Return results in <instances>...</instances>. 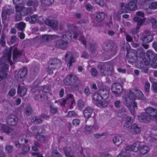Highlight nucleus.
Returning a JSON list of instances; mask_svg holds the SVG:
<instances>
[{
	"label": "nucleus",
	"instance_id": "1",
	"mask_svg": "<svg viewBox=\"0 0 157 157\" xmlns=\"http://www.w3.org/2000/svg\"><path fill=\"white\" fill-rule=\"evenodd\" d=\"M73 29H75L74 26L70 27L68 31L63 34L62 37L63 40H60L56 41L55 44L56 47L63 50H66L68 46V41L71 39L72 36H73V38L76 39L79 36V34L76 31L71 30Z\"/></svg>",
	"mask_w": 157,
	"mask_h": 157
},
{
	"label": "nucleus",
	"instance_id": "2",
	"mask_svg": "<svg viewBox=\"0 0 157 157\" xmlns=\"http://www.w3.org/2000/svg\"><path fill=\"white\" fill-rule=\"evenodd\" d=\"M145 112L142 113L138 117V119L141 122L145 123L150 122L154 120L157 123V110L151 107H148L144 109Z\"/></svg>",
	"mask_w": 157,
	"mask_h": 157
},
{
	"label": "nucleus",
	"instance_id": "3",
	"mask_svg": "<svg viewBox=\"0 0 157 157\" xmlns=\"http://www.w3.org/2000/svg\"><path fill=\"white\" fill-rule=\"evenodd\" d=\"M61 62L57 58L50 59L48 62V72L50 75L54 73L56 74L57 72V69L61 66Z\"/></svg>",
	"mask_w": 157,
	"mask_h": 157
},
{
	"label": "nucleus",
	"instance_id": "4",
	"mask_svg": "<svg viewBox=\"0 0 157 157\" xmlns=\"http://www.w3.org/2000/svg\"><path fill=\"white\" fill-rule=\"evenodd\" d=\"M113 66L109 62L105 63L98 66L99 71L102 76L111 75L113 73Z\"/></svg>",
	"mask_w": 157,
	"mask_h": 157
},
{
	"label": "nucleus",
	"instance_id": "5",
	"mask_svg": "<svg viewBox=\"0 0 157 157\" xmlns=\"http://www.w3.org/2000/svg\"><path fill=\"white\" fill-rule=\"evenodd\" d=\"M78 80V78L76 75H70L65 78L64 82L66 85L71 86L77 82Z\"/></svg>",
	"mask_w": 157,
	"mask_h": 157
},
{
	"label": "nucleus",
	"instance_id": "6",
	"mask_svg": "<svg viewBox=\"0 0 157 157\" xmlns=\"http://www.w3.org/2000/svg\"><path fill=\"white\" fill-rule=\"evenodd\" d=\"M112 91L116 97L119 96L123 92V87L119 83H115L112 87Z\"/></svg>",
	"mask_w": 157,
	"mask_h": 157
},
{
	"label": "nucleus",
	"instance_id": "7",
	"mask_svg": "<svg viewBox=\"0 0 157 157\" xmlns=\"http://www.w3.org/2000/svg\"><path fill=\"white\" fill-rule=\"evenodd\" d=\"M133 20L134 21L137 22V26L136 28L132 29L131 32L132 34H135L138 32L139 29L144 21V20L139 17H134Z\"/></svg>",
	"mask_w": 157,
	"mask_h": 157
},
{
	"label": "nucleus",
	"instance_id": "8",
	"mask_svg": "<svg viewBox=\"0 0 157 157\" xmlns=\"http://www.w3.org/2000/svg\"><path fill=\"white\" fill-rule=\"evenodd\" d=\"M6 123L10 125L14 126L17 124L18 121V117L13 114L9 115L6 118Z\"/></svg>",
	"mask_w": 157,
	"mask_h": 157
},
{
	"label": "nucleus",
	"instance_id": "9",
	"mask_svg": "<svg viewBox=\"0 0 157 157\" xmlns=\"http://www.w3.org/2000/svg\"><path fill=\"white\" fill-rule=\"evenodd\" d=\"M127 56L129 62H135L137 59V52L135 50L130 51L128 53Z\"/></svg>",
	"mask_w": 157,
	"mask_h": 157
},
{
	"label": "nucleus",
	"instance_id": "10",
	"mask_svg": "<svg viewBox=\"0 0 157 157\" xmlns=\"http://www.w3.org/2000/svg\"><path fill=\"white\" fill-rule=\"evenodd\" d=\"M14 10L12 9H7L3 10L1 16L2 23L5 22L7 19V15H10L13 13Z\"/></svg>",
	"mask_w": 157,
	"mask_h": 157
},
{
	"label": "nucleus",
	"instance_id": "11",
	"mask_svg": "<svg viewBox=\"0 0 157 157\" xmlns=\"http://www.w3.org/2000/svg\"><path fill=\"white\" fill-rule=\"evenodd\" d=\"M138 0H131L126 5L127 9L131 10H135L137 9Z\"/></svg>",
	"mask_w": 157,
	"mask_h": 157
},
{
	"label": "nucleus",
	"instance_id": "12",
	"mask_svg": "<svg viewBox=\"0 0 157 157\" xmlns=\"http://www.w3.org/2000/svg\"><path fill=\"white\" fill-rule=\"evenodd\" d=\"M27 73V69L26 68L24 67L21 69L18 72L17 75L16 76V77L18 80L21 79L25 77Z\"/></svg>",
	"mask_w": 157,
	"mask_h": 157
},
{
	"label": "nucleus",
	"instance_id": "13",
	"mask_svg": "<svg viewBox=\"0 0 157 157\" xmlns=\"http://www.w3.org/2000/svg\"><path fill=\"white\" fill-rule=\"evenodd\" d=\"M45 22L46 25L54 29H56L57 28L58 25L57 21L48 19H46L45 20Z\"/></svg>",
	"mask_w": 157,
	"mask_h": 157
},
{
	"label": "nucleus",
	"instance_id": "14",
	"mask_svg": "<svg viewBox=\"0 0 157 157\" xmlns=\"http://www.w3.org/2000/svg\"><path fill=\"white\" fill-rule=\"evenodd\" d=\"M129 131L134 134H138L140 132L141 129L137 124H135L131 126Z\"/></svg>",
	"mask_w": 157,
	"mask_h": 157
},
{
	"label": "nucleus",
	"instance_id": "15",
	"mask_svg": "<svg viewBox=\"0 0 157 157\" xmlns=\"http://www.w3.org/2000/svg\"><path fill=\"white\" fill-rule=\"evenodd\" d=\"M25 134L21 135L18 138V141L19 143L22 144V145L24 144L25 143H27L30 140L29 136H28Z\"/></svg>",
	"mask_w": 157,
	"mask_h": 157
},
{
	"label": "nucleus",
	"instance_id": "16",
	"mask_svg": "<svg viewBox=\"0 0 157 157\" xmlns=\"http://www.w3.org/2000/svg\"><path fill=\"white\" fill-rule=\"evenodd\" d=\"M93 109L90 107H86L83 111L84 117L86 118H89L93 112Z\"/></svg>",
	"mask_w": 157,
	"mask_h": 157
},
{
	"label": "nucleus",
	"instance_id": "17",
	"mask_svg": "<svg viewBox=\"0 0 157 157\" xmlns=\"http://www.w3.org/2000/svg\"><path fill=\"white\" fill-rule=\"evenodd\" d=\"M68 56L70 57V59L69 60V62L67 64V65L70 67L72 65V63L75 62V60L73 57V53L72 52H69L67 53L66 54L65 56L66 61V59Z\"/></svg>",
	"mask_w": 157,
	"mask_h": 157
},
{
	"label": "nucleus",
	"instance_id": "18",
	"mask_svg": "<svg viewBox=\"0 0 157 157\" xmlns=\"http://www.w3.org/2000/svg\"><path fill=\"white\" fill-rule=\"evenodd\" d=\"M39 67L35 66L32 67L30 71V76L32 78H34L37 74L39 71Z\"/></svg>",
	"mask_w": 157,
	"mask_h": 157
},
{
	"label": "nucleus",
	"instance_id": "19",
	"mask_svg": "<svg viewBox=\"0 0 157 157\" xmlns=\"http://www.w3.org/2000/svg\"><path fill=\"white\" fill-rule=\"evenodd\" d=\"M12 50L11 49L5 50L4 52L3 56L10 63H11V58L12 55Z\"/></svg>",
	"mask_w": 157,
	"mask_h": 157
},
{
	"label": "nucleus",
	"instance_id": "20",
	"mask_svg": "<svg viewBox=\"0 0 157 157\" xmlns=\"http://www.w3.org/2000/svg\"><path fill=\"white\" fill-rule=\"evenodd\" d=\"M122 98L124 105L128 107H130L132 102L131 99L129 98L128 96L125 95L122 97Z\"/></svg>",
	"mask_w": 157,
	"mask_h": 157
},
{
	"label": "nucleus",
	"instance_id": "21",
	"mask_svg": "<svg viewBox=\"0 0 157 157\" xmlns=\"http://www.w3.org/2000/svg\"><path fill=\"white\" fill-rule=\"evenodd\" d=\"M21 52L17 48H15L13 51V60L14 61H16L17 59L21 56Z\"/></svg>",
	"mask_w": 157,
	"mask_h": 157
},
{
	"label": "nucleus",
	"instance_id": "22",
	"mask_svg": "<svg viewBox=\"0 0 157 157\" xmlns=\"http://www.w3.org/2000/svg\"><path fill=\"white\" fill-rule=\"evenodd\" d=\"M140 39L144 43H149L153 40V37L151 34H147L142 36Z\"/></svg>",
	"mask_w": 157,
	"mask_h": 157
},
{
	"label": "nucleus",
	"instance_id": "23",
	"mask_svg": "<svg viewBox=\"0 0 157 157\" xmlns=\"http://www.w3.org/2000/svg\"><path fill=\"white\" fill-rule=\"evenodd\" d=\"M102 99L105 100L109 97V91L107 89H102L99 91Z\"/></svg>",
	"mask_w": 157,
	"mask_h": 157
},
{
	"label": "nucleus",
	"instance_id": "24",
	"mask_svg": "<svg viewBox=\"0 0 157 157\" xmlns=\"http://www.w3.org/2000/svg\"><path fill=\"white\" fill-rule=\"evenodd\" d=\"M149 64V61L146 58H144L138 64L139 68L144 67L147 66Z\"/></svg>",
	"mask_w": 157,
	"mask_h": 157
},
{
	"label": "nucleus",
	"instance_id": "25",
	"mask_svg": "<svg viewBox=\"0 0 157 157\" xmlns=\"http://www.w3.org/2000/svg\"><path fill=\"white\" fill-rule=\"evenodd\" d=\"M1 131L9 135L12 131H13V129L8 125H3L1 128Z\"/></svg>",
	"mask_w": 157,
	"mask_h": 157
},
{
	"label": "nucleus",
	"instance_id": "26",
	"mask_svg": "<svg viewBox=\"0 0 157 157\" xmlns=\"http://www.w3.org/2000/svg\"><path fill=\"white\" fill-rule=\"evenodd\" d=\"M27 91L26 88L24 86H21L19 85L17 88V93L20 96H24Z\"/></svg>",
	"mask_w": 157,
	"mask_h": 157
},
{
	"label": "nucleus",
	"instance_id": "27",
	"mask_svg": "<svg viewBox=\"0 0 157 157\" xmlns=\"http://www.w3.org/2000/svg\"><path fill=\"white\" fill-rule=\"evenodd\" d=\"M133 120L132 117L130 116H128L126 117V121L124 124V128H128L131 126L132 124Z\"/></svg>",
	"mask_w": 157,
	"mask_h": 157
},
{
	"label": "nucleus",
	"instance_id": "28",
	"mask_svg": "<svg viewBox=\"0 0 157 157\" xmlns=\"http://www.w3.org/2000/svg\"><path fill=\"white\" fill-rule=\"evenodd\" d=\"M105 17V15L103 13H98L94 15V19L98 22L102 21Z\"/></svg>",
	"mask_w": 157,
	"mask_h": 157
},
{
	"label": "nucleus",
	"instance_id": "29",
	"mask_svg": "<svg viewBox=\"0 0 157 157\" xmlns=\"http://www.w3.org/2000/svg\"><path fill=\"white\" fill-rule=\"evenodd\" d=\"M71 102V105L70 106V108H72L73 107L72 105L74 102L73 98V95L71 94H67L66 99H64L63 100V104L67 102L68 101H70Z\"/></svg>",
	"mask_w": 157,
	"mask_h": 157
},
{
	"label": "nucleus",
	"instance_id": "30",
	"mask_svg": "<svg viewBox=\"0 0 157 157\" xmlns=\"http://www.w3.org/2000/svg\"><path fill=\"white\" fill-rule=\"evenodd\" d=\"M47 95L42 94H37L34 97V99L39 101H44L48 99Z\"/></svg>",
	"mask_w": 157,
	"mask_h": 157
},
{
	"label": "nucleus",
	"instance_id": "31",
	"mask_svg": "<svg viewBox=\"0 0 157 157\" xmlns=\"http://www.w3.org/2000/svg\"><path fill=\"white\" fill-rule=\"evenodd\" d=\"M113 141L116 145L119 146L122 143V140L120 136H115L113 137Z\"/></svg>",
	"mask_w": 157,
	"mask_h": 157
},
{
	"label": "nucleus",
	"instance_id": "32",
	"mask_svg": "<svg viewBox=\"0 0 157 157\" xmlns=\"http://www.w3.org/2000/svg\"><path fill=\"white\" fill-rule=\"evenodd\" d=\"M58 36L55 35H45L42 37V40L44 41H49L52 40L54 38Z\"/></svg>",
	"mask_w": 157,
	"mask_h": 157
},
{
	"label": "nucleus",
	"instance_id": "33",
	"mask_svg": "<svg viewBox=\"0 0 157 157\" xmlns=\"http://www.w3.org/2000/svg\"><path fill=\"white\" fill-rule=\"evenodd\" d=\"M146 55L149 59V62L152 60H154V59H155V56L154 53L153 51L151 50L147 51L146 53Z\"/></svg>",
	"mask_w": 157,
	"mask_h": 157
},
{
	"label": "nucleus",
	"instance_id": "34",
	"mask_svg": "<svg viewBox=\"0 0 157 157\" xmlns=\"http://www.w3.org/2000/svg\"><path fill=\"white\" fill-rule=\"evenodd\" d=\"M31 130L32 132L36 134L41 133L42 131V128L39 126H32L31 127Z\"/></svg>",
	"mask_w": 157,
	"mask_h": 157
},
{
	"label": "nucleus",
	"instance_id": "35",
	"mask_svg": "<svg viewBox=\"0 0 157 157\" xmlns=\"http://www.w3.org/2000/svg\"><path fill=\"white\" fill-rule=\"evenodd\" d=\"M37 17L38 16L37 15H34L29 17H26V21H29V23L34 24L36 21Z\"/></svg>",
	"mask_w": 157,
	"mask_h": 157
},
{
	"label": "nucleus",
	"instance_id": "36",
	"mask_svg": "<svg viewBox=\"0 0 157 157\" xmlns=\"http://www.w3.org/2000/svg\"><path fill=\"white\" fill-rule=\"evenodd\" d=\"M150 150L149 148L146 145L143 144L139 150L140 152L143 154L147 153Z\"/></svg>",
	"mask_w": 157,
	"mask_h": 157
},
{
	"label": "nucleus",
	"instance_id": "37",
	"mask_svg": "<svg viewBox=\"0 0 157 157\" xmlns=\"http://www.w3.org/2000/svg\"><path fill=\"white\" fill-rule=\"evenodd\" d=\"M113 48L111 44L109 42H105L103 47L104 50L108 52Z\"/></svg>",
	"mask_w": 157,
	"mask_h": 157
},
{
	"label": "nucleus",
	"instance_id": "38",
	"mask_svg": "<svg viewBox=\"0 0 157 157\" xmlns=\"http://www.w3.org/2000/svg\"><path fill=\"white\" fill-rule=\"evenodd\" d=\"M25 24L22 22H19V23H17L15 24V27L21 31H23L25 27Z\"/></svg>",
	"mask_w": 157,
	"mask_h": 157
},
{
	"label": "nucleus",
	"instance_id": "39",
	"mask_svg": "<svg viewBox=\"0 0 157 157\" xmlns=\"http://www.w3.org/2000/svg\"><path fill=\"white\" fill-rule=\"evenodd\" d=\"M30 12L31 9L30 8H26L23 6L21 12L20 13H21V16H25L28 15Z\"/></svg>",
	"mask_w": 157,
	"mask_h": 157
},
{
	"label": "nucleus",
	"instance_id": "40",
	"mask_svg": "<svg viewBox=\"0 0 157 157\" xmlns=\"http://www.w3.org/2000/svg\"><path fill=\"white\" fill-rule=\"evenodd\" d=\"M143 145V143L141 142L137 141L133 143L132 145L134 149L137 150H139Z\"/></svg>",
	"mask_w": 157,
	"mask_h": 157
},
{
	"label": "nucleus",
	"instance_id": "41",
	"mask_svg": "<svg viewBox=\"0 0 157 157\" xmlns=\"http://www.w3.org/2000/svg\"><path fill=\"white\" fill-rule=\"evenodd\" d=\"M136 95L139 99L144 101H147V99L144 97V95L142 92L140 90H137Z\"/></svg>",
	"mask_w": 157,
	"mask_h": 157
},
{
	"label": "nucleus",
	"instance_id": "42",
	"mask_svg": "<svg viewBox=\"0 0 157 157\" xmlns=\"http://www.w3.org/2000/svg\"><path fill=\"white\" fill-rule=\"evenodd\" d=\"M26 5L29 6H37L38 3L37 2L33 1L32 0H28L26 2Z\"/></svg>",
	"mask_w": 157,
	"mask_h": 157
},
{
	"label": "nucleus",
	"instance_id": "43",
	"mask_svg": "<svg viewBox=\"0 0 157 157\" xmlns=\"http://www.w3.org/2000/svg\"><path fill=\"white\" fill-rule=\"evenodd\" d=\"M132 151L134 152L136 151V150L134 149L132 145L127 146L125 148L124 151L126 152L127 154H128V152Z\"/></svg>",
	"mask_w": 157,
	"mask_h": 157
},
{
	"label": "nucleus",
	"instance_id": "44",
	"mask_svg": "<svg viewBox=\"0 0 157 157\" xmlns=\"http://www.w3.org/2000/svg\"><path fill=\"white\" fill-rule=\"evenodd\" d=\"M93 99L95 101H100L102 99L100 94L97 93H94L93 94Z\"/></svg>",
	"mask_w": 157,
	"mask_h": 157
},
{
	"label": "nucleus",
	"instance_id": "45",
	"mask_svg": "<svg viewBox=\"0 0 157 157\" xmlns=\"http://www.w3.org/2000/svg\"><path fill=\"white\" fill-rule=\"evenodd\" d=\"M21 147L22 148V152L20 153L21 154L23 155L25 153L27 152L29 150L30 147L29 146L26 145H22Z\"/></svg>",
	"mask_w": 157,
	"mask_h": 157
},
{
	"label": "nucleus",
	"instance_id": "46",
	"mask_svg": "<svg viewBox=\"0 0 157 157\" xmlns=\"http://www.w3.org/2000/svg\"><path fill=\"white\" fill-rule=\"evenodd\" d=\"M36 138L41 142L44 143L45 141V138L44 136L40 135V134H36Z\"/></svg>",
	"mask_w": 157,
	"mask_h": 157
},
{
	"label": "nucleus",
	"instance_id": "47",
	"mask_svg": "<svg viewBox=\"0 0 157 157\" xmlns=\"http://www.w3.org/2000/svg\"><path fill=\"white\" fill-rule=\"evenodd\" d=\"M50 111L53 114L56 113L58 112V108L52 105H50Z\"/></svg>",
	"mask_w": 157,
	"mask_h": 157
},
{
	"label": "nucleus",
	"instance_id": "48",
	"mask_svg": "<svg viewBox=\"0 0 157 157\" xmlns=\"http://www.w3.org/2000/svg\"><path fill=\"white\" fill-rule=\"evenodd\" d=\"M13 2L14 5H23L26 3V0H13Z\"/></svg>",
	"mask_w": 157,
	"mask_h": 157
},
{
	"label": "nucleus",
	"instance_id": "49",
	"mask_svg": "<svg viewBox=\"0 0 157 157\" xmlns=\"http://www.w3.org/2000/svg\"><path fill=\"white\" fill-rule=\"evenodd\" d=\"M32 113V109L30 105H28L25 109V113L27 115H30Z\"/></svg>",
	"mask_w": 157,
	"mask_h": 157
},
{
	"label": "nucleus",
	"instance_id": "50",
	"mask_svg": "<svg viewBox=\"0 0 157 157\" xmlns=\"http://www.w3.org/2000/svg\"><path fill=\"white\" fill-rule=\"evenodd\" d=\"M5 37L6 35L4 33H2V34L0 40V43L1 45L3 47L5 46L6 44V41L5 40Z\"/></svg>",
	"mask_w": 157,
	"mask_h": 157
},
{
	"label": "nucleus",
	"instance_id": "51",
	"mask_svg": "<svg viewBox=\"0 0 157 157\" xmlns=\"http://www.w3.org/2000/svg\"><path fill=\"white\" fill-rule=\"evenodd\" d=\"M13 146L12 145H8L5 147L6 151L8 153H11L13 150Z\"/></svg>",
	"mask_w": 157,
	"mask_h": 157
},
{
	"label": "nucleus",
	"instance_id": "52",
	"mask_svg": "<svg viewBox=\"0 0 157 157\" xmlns=\"http://www.w3.org/2000/svg\"><path fill=\"white\" fill-rule=\"evenodd\" d=\"M80 85V82L79 81L78 83L71 87V89L73 92L78 91L79 90V86Z\"/></svg>",
	"mask_w": 157,
	"mask_h": 157
},
{
	"label": "nucleus",
	"instance_id": "53",
	"mask_svg": "<svg viewBox=\"0 0 157 157\" xmlns=\"http://www.w3.org/2000/svg\"><path fill=\"white\" fill-rule=\"evenodd\" d=\"M108 102L107 101H104L99 102L98 104V106L99 107L103 108L106 106L108 105Z\"/></svg>",
	"mask_w": 157,
	"mask_h": 157
},
{
	"label": "nucleus",
	"instance_id": "54",
	"mask_svg": "<svg viewBox=\"0 0 157 157\" xmlns=\"http://www.w3.org/2000/svg\"><path fill=\"white\" fill-rule=\"evenodd\" d=\"M127 95H128L129 98L132 100H135L136 96L131 90H129L128 94Z\"/></svg>",
	"mask_w": 157,
	"mask_h": 157
},
{
	"label": "nucleus",
	"instance_id": "55",
	"mask_svg": "<svg viewBox=\"0 0 157 157\" xmlns=\"http://www.w3.org/2000/svg\"><path fill=\"white\" fill-rule=\"evenodd\" d=\"M21 14L20 13H16L14 17L15 21H20L21 20L22 17Z\"/></svg>",
	"mask_w": 157,
	"mask_h": 157
},
{
	"label": "nucleus",
	"instance_id": "56",
	"mask_svg": "<svg viewBox=\"0 0 157 157\" xmlns=\"http://www.w3.org/2000/svg\"><path fill=\"white\" fill-rule=\"evenodd\" d=\"M6 76V73L0 70V82L5 79Z\"/></svg>",
	"mask_w": 157,
	"mask_h": 157
},
{
	"label": "nucleus",
	"instance_id": "57",
	"mask_svg": "<svg viewBox=\"0 0 157 157\" xmlns=\"http://www.w3.org/2000/svg\"><path fill=\"white\" fill-rule=\"evenodd\" d=\"M51 155L52 157H60L61 154L59 153L57 150H54L52 152Z\"/></svg>",
	"mask_w": 157,
	"mask_h": 157
},
{
	"label": "nucleus",
	"instance_id": "58",
	"mask_svg": "<svg viewBox=\"0 0 157 157\" xmlns=\"http://www.w3.org/2000/svg\"><path fill=\"white\" fill-rule=\"evenodd\" d=\"M31 121L32 123L38 124L41 123L42 120L41 119H38L37 117H35L32 118Z\"/></svg>",
	"mask_w": 157,
	"mask_h": 157
},
{
	"label": "nucleus",
	"instance_id": "59",
	"mask_svg": "<svg viewBox=\"0 0 157 157\" xmlns=\"http://www.w3.org/2000/svg\"><path fill=\"white\" fill-rule=\"evenodd\" d=\"M152 24V27L154 29H155L157 27V21L154 18H152L150 20Z\"/></svg>",
	"mask_w": 157,
	"mask_h": 157
},
{
	"label": "nucleus",
	"instance_id": "60",
	"mask_svg": "<svg viewBox=\"0 0 157 157\" xmlns=\"http://www.w3.org/2000/svg\"><path fill=\"white\" fill-rule=\"evenodd\" d=\"M157 60H156L155 59H154V60L151 61V67L153 68H157V57H156Z\"/></svg>",
	"mask_w": 157,
	"mask_h": 157
},
{
	"label": "nucleus",
	"instance_id": "61",
	"mask_svg": "<svg viewBox=\"0 0 157 157\" xmlns=\"http://www.w3.org/2000/svg\"><path fill=\"white\" fill-rule=\"evenodd\" d=\"M90 73L92 75L94 76H97L98 74V71L97 70L94 68H93L91 69Z\"/></svg>",
	"mask_w": 157,
	"mask_h": 157
},
{
	"label": "nucleus",
	"instance_id": "62",
	"mask_svg": "<svg viewBox=\"0 0 157 157\" xmlns=\"http://www.w3.org/2000/svg\"><path fill=\"white\" fill-rule=\"evenodd\" d=\"M149 8L152 9H155L157 8V2H152Z\"/></svg>",
	"mask_w": 157,
	"mask_h": 157
},
{
	"label": "nucleus",
	"instance_id": "63",
	"mask_svg": "<svg viewBox=\"0 0 157 157\" xmlns=\"http://www.w3.org/2000/svg\"><path fill=\"white\" fill-rule=\"evenodd\" d=\"M108 133L106 132H104L102 133L101 134H99L98 133H96L94 134V136L95 138L96 139L98 138L99 137L103 136H107L108 135Z\"/></svg>",
	"mask_w": 157,
	"mask_h": 157
},
{
	"label": "nucleus",
	"instance_id": "64",
	"mask_svg": "<svg viewBox=\"0 0 157 157\" xmlns=\"http://www.w3.org/2000/svg\"><path fill=\"white\" fill-rule=\"evenodd\" d=\"M124 151H122L121 153H120L118 156L117 157H120L123 156V157H130V155L127 154Z\"/></svg>",
	"mask_w": 157,
	"mask_h": 157
}]
</instances>
